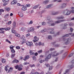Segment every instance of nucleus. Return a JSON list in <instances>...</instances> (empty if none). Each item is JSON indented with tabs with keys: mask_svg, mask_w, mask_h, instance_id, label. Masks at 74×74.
<instances>
[{
	"mask_svg": "<svg viewBox=\"0 0 74 74\" xmlns=\"http://www.w3.org/2000/svg\"><path fill=\"white\" fill-rule=\"evenodd\" d=\"M59 55V53H56V51H55L53 53H51L50 54H49L47 56L46 58H45V60H47L48 59H50L51 58V56L52 57H55L56 56H58Z\"/></svg>",
	"mask_w": 74,
	"mask_h": 74,
	"instance_id": "obj_1",
	"label": "nucleus"
},
{
	"mask_svg": "<svg viewBox=\"0 0 74 74\" xmlns=\"http://www.w3.org/2000/svg\"><path fill=\"white\" fill-rule=\"evenodd\" d=\"M23 67V66L21 64L17 65L15 66V68L16 69H18V71H21V70H22Z\"/></svg>",
	"mask_w": 74,
	"mask_h": 74,
	"instance_id": "obj_2",
	"label": "nucleus"
},
{
	"mask_svg": "<svg viewBox=\"0 0 74 74\" xmlns=\"http://www.w3.org/2000/svg\"><path fill=\"white\" fill-rule=\"evenodd\" d=\"M34 28L33 27H29L27 29V32L28 33H30V32H34Z\"/></svg>",
	"mask_w": 74,
	"mask_h": 74,
	"instance_id": "obj_3",
	"label": "nucleus"
},
{
	"mask_svg": "<svg viewBox=\"0 0 74 74\" xmlns=\"http://www.w3.org/2000/svg\"><path fill=\"white\" fill-rule=\"evenodd\" d=\"M63 13L66 15H68L70 14V11L69 10V9H66L65 11H64Z\"/></svg>",
	"mask_w": 74,
	"mask_h": 74,
	"instance_id": "obj_4",
	"label": "nucleus"
},
{
	"mask_svg": "<svg viewBox=\"0 0 74 74\" xmlns=\"http://www.w3.org/2000/svg\"><path fill=\"white\" fill-rule=\"evenodd\" d=\"M26 44L29 47L33 46V43L32 42L27 41L26 42Z\"/></svg>",
	"mask_w": 74,
	"mask_h": 74,
	"instance_id": "obj_5",
	"label": "nucleus"
},
{
	"mask_svg": "<svg viewBox=\"0 0 74 74\" xmlns=\"http://www.w3.org/2000/svg\"><path fill=\"white\" fill-rule=\"evenodd\" d=\"M18 3V1L16 0H14L11 2V5H15Z\"/></svg>",
	"mask_w": 74,
	"mask_h": 74,
	"instance_id": "obj_6",
	"label": "nucleus"
},
{
	"mask_svg": "<svg viewBox=\"0 0 74 74\" xmlns=\"http://www.w3.org/2000/svg\"><path fill=\"white\" fill-rule=\"evenodd\" d=\"M53 22L52 20L50 21V22H48V23L49 25V26H55V23H53Z\"/></svg>",
	"mask_w": 74,
	"mask_h": 74,
	"instance_id": "obj_7",
	"label": "nucleus"
},
{
	"mask_svg": "<svg viewBox=\"0 0 74 74\" xmlns=\"http://www.w3.org/2000/svg\"><path fill=\"white\" fill-rule=\"evenodd\" d=\"M39 40V38H37L36 36H35L34 37V39L33 40V41L34 42H37Z\"/></svg>",
	"mask_w": 74,
	"mask_h": 74,
	"instance_id": "obj_8",
	"label": "nucleus"
},
{
	"mask_svg": "<svg viewBox=\"0 0 74 74\" xmlns=\"http://www.w3.org/2000/svg\"><path fill=\"white\" fill-rule=\"evenodd\" d=\"M13 69L14 68L13 67H10L7 73H11V72H12V71H13Z\"/></svg>",
	"mask_w": 74,
	"mask_h": 74,
	"instance_id": "obj_9",
	"label": "nucleus"
},
{
	"mask_svg": "<svg viewBox=\"0 0 74 74\" xmlns=\"http://www.w3.org/2000/svg\"><path fill=\"white\" fill-rule=\"evenodd\" d=\"M66 6H67V4H66V3H63L61 5V8H65Z\"/></svg>",
	"mask_w": 74,
	"mask_h": 74,
	"instance_id": "obj_10",
	"label": "nucleus"
},
{
	"mask_svg": "<svg viewBox=\"0 0 74 74\" xmlns=\"http://www.w3.org/2000/svg\"><path fill=\"white\" fill-rule=\"evenodd\" d=\"M65 20H59L58 21H57L55 22V23H60V22H63L65 21Z\"/></svg>",
	"mask_w": 74,
	"mask_h": 74,
	"instance_id": "obj_11",
	"label": "nucleus"
},
{
	"mask_svg": "<svg viewBox=\"0 0 74 74\" xmlns=\"http://www.w3.org/2000/svg\"><path fill=\"white\" fill-rule=\"evenodd\" d=\"M71 41V38H69L67 39V41L65 43L66 44H69V43H70V42Z\"/></svg>",
	"mask_w": 74,
	"mask_h": 74,
	"instance_id": "obj_12",
	"label": "nucleus"
},
{
	"mask_svg": "<svg viewBox=\"0 0 74 74\" xmlns=\"http://www.w3.org/2000/svg\"><path fill=\"white\" fill-rule=\"evenodd\" d=\"M30 58V57L29 56H25V58H24L23 59V60H24V61H26V60L27 59H29Z\"/></svg>",
	"mask_w": 74,
	"mask_h": 74,
	"instance_id": "obj_13",
	"label": "nucleus"
},
{
	"mask_svg": "<svg viewBox=\"0 0 74 74\" xmlns=\"http://www.w3.org/2000/svg\"><path fill=\"white\" fill-rule=\"evenodd\" d=\"M26 29H27L26 27H22L21 28V30L23 31V32H25L26 30Z\"/></svg>",
	"mask_w": 74,
	"mask_h": 74,
	"instance_id": "obj_14",
	"label": "nucleus"
},
{
	"mask_svg": "<svg viewBox=\"0 0 74 74\" xmlns=\"http://www.w3.org/2000/svg\"><path fill=\"white\" fill-rule=\"evenodd\" d=\"M18 15L20 16V17H23V13L21 12H18Z\"/></svg>",
	"mask_w": 74,
	"mask_h": 74,
	"instance_id": "obj_15",
	"label": "nucleus"
},
{
	"mask_svg": "<svg viewBox=\"0 0 74 74\" xmlns=\"http://www.w3.org/2000/svg\"><path fill=\"white\" fill-rule=\"evenodd\" d=\"M13 27L14 29L16 27V22L15 21H14L13 23Z\"/></svg>",
	"mask_w": 74,
	"mask_h": 74,
	"instance_id": "obj_16",
	"label": "nucleus"
},
{
	"mask_svg": "<svg viewBox=\"0 0 74 74\" xmlns=\"http://www.w3.org/2000/svg\"><path fill=\"white\" fill-rule=\"evenodd\" d=\"M10 67V66L8 65H6L5 66V71H6L7 72V71H8V68H9Z\"/></svg>",
	"mask_w": 74,
	"mask_h": 74,
	"instance_id": "obj_17",
	"label": "nucleus"
},
{
	"mask_svg": "<svg viewBox=\"0 0 74 74\" xmlns=\"http://www.w3.org/2000/svg\"><path fill=\"white\" fill-rule=\"evenodd\" d=\"M4 10L7 11H9L10 10V8L5 7L4 8Z\"/></svg>",
	"mask_w": 74,
	"mask_h": 74,
	"instance_id": "obj_18",
	"label": "nucleus"
},
{
	"mask_svg": "<svg viewBox=\"0 0 74 74\" xmlns=\"http://www.w3.org/2000/svg\"><path fill=\"white\" fill-rule=\"evenodd\" d=\"M64 17L63 16H61L60 17H58L56 19L57 20L60 19H64Z\"/></svg>",
	"mask_w": 74,
	"mask_h": 74,
	"instance_id": "obj_19",
	"label": "nucleus"
},
{
	"mask_svg": "<svg viewBox=\"0 0 74 74\" xmlns=\"http://www.w3.org/2000/svg\"><path fill=\"white\" fill-rule=\"evenodd\" d=\"M29 53L30 55H34V53L33 52V51L30 50L29 51Z\"/></svg>",
	"mask_w": 74,
	"mask_h": 74,
	"instance_id": "obj_20",
	"label": "nucleus"
},
{
	"mask_svg": "<svg viewBox=\"0 0 74 74\" xmlns=\"http://www.w3.org/2000/svg\"><path fill=\"white\" fill-rule=\"evenodd\" d=\"M1 61L2 62V63H5L6 62V61L5 60V59H2L1 60Z\"/></svg>",
	"mask_w": 74,
	"mask_h": 74,
	"instance_id": "obj_21",
	"label": "nucleus"
},
{
	"mask_svg": "<svg viewBox=\"0 0 74 74\" xmlns=\"http://www.w3.org/2000/svg\"><path fill=\"white\" fill-rule=\"evenodd\" d=\"M12 63H19V61L17 60H13Z\"/></svg>",
	"mask_w": 74,
	"mask_h": 74,
	"instance_id": "obj_22",
	"label": "nucleus"
},
{
	"mask_svg": "<svg viewBox=\"0 0 74 74\" xmlns=\"http://www.w3.org/2000/svg\"><path fill=\"white\" fill-rule=\"evenodd\" d=\"M48 2H49V0H47L46 1H43V4H47L48 3Z\"/></svg>",
	"mask_w": 74,
	"mask_h": 74,
	"instance_id": "obj_23",
	"label": "nucleus"
},
{
	"mask_svg": "<svg viewBox=\"0 0 74 74\" xmlns=\"http://www.w3.org/2000/svg\"><path fill=\"white\" fill-rule=\"evenodd\" d=\"M22 10L23 11H26L27 8H26V7H24L22 8Z\"/></svg>",
	"mask_w": 74,
	"mask_h": 74,
	"instance_id": "obj_24",
	"label": "nucleus"
},
{
	"mask_svg": "<svg viewBox=\"0 0 74 74\" xmlns=\"http://www.w3.org/2000/svg\"><path fill=\"white\" fill-rule=\"evenodd\" d=\"M67 24H64V27L63 29H66V28H67Z\"/></svg>",
	"mask_w": 74,
	"mask_h": 74,
	"instance_id": "obj_25",
	"label": "nucleus"
},
{
	"mask_svg": "<svg viewBox=\"0 0 74 74\" xmlns=\"http://www.w3.org/2000/svg\"><path fill=\"white\" fill-rule=\"evenodd\" d=\"M38 45H42L43 46V45H44V43H42L41 42H39Z\"/></svg>",
	"mask_w": 74,
	"mask_h": 74,
	"instance_id": "obj_26",
	"label": "nucleus"
},
{
	"mask_svg": "<svg viewBox=\"0 0 74 74\" xmlns=\"http://www.w3.org/2000/svg\"><path fill=\"white\" fill-rule=\"evenodd\" d=\"M15 36L16 37H20V34L18 33L16 34H15Z\"/></svg>",
	"mask_w": 74,
	"mask_h": 74,
	"instance_id": "obj_27",
	"label": "nucleus"
},
{
	"mask_svg": "<svg viewBox=\"0 0 74 74\" xmlns=\"http://www.w3.org/2000/svg\"><path fill=\"white\" fill-rule=\"evenodd\" d=\"M51 7H52V5H49L47 6L46 8H51Z\"/></svg>",
	"mask_w": 74,
	"mask_h": 74,
	"instance_id": "obj_28",
	"label": "nucleus"
},
{
	"mask_svg": "<svg viewBox=\"0 0 74 74\" xmlns=\"http://www.w3.org/2000/svg\"><path fill=\"white\" fill-rule=\"evenodd\" d=\"M26 7H30V5L29 4H27L25 5Z\"/></svg>",
	"mask_w": 74,
	"mask_h": 74,
	"instance_id": "obj_29",
	"label": "nucleus"
},
{
	"mask_svg": "<svg viewBox=\"0 0 74 74\" xmlns=\"http://www.w3.org/2000/svg\"><path fill=\"white\" fill-rule=\"evenodd\" d=\"M9 0H2V1L4 3H7Z\"/></svg>",
	"mask_w": 74,
	"mask_h": 74,
	"instance_id": "obj_30",
	"label": "nucleus"
},
{
	"mask_svg": "<svg viewBox=\"0 0 74 74\" xmlns=\"http://www.w3.org/2000/svg\"><path fill=\"white\" fill-rule=\"evenodd\" d=\"M15 54L14 53H12V55H11V58H13L14 56H15Z\"/></svg>",
	"mask_w": 74,
	"mask_h": 74,
	"instance_id": "obj_31",
	"label": "nucleus"
},
{
	"mask_svg": "<svg viewBox=\"0 0 74 74\" xmlns=\"http://www.w3.org/2000/svg\"><path fill=\"white\" fill-rule=\"evenodd\" d=\"M11 21H9L8 23H7V24L8 25H10L11 24Z\"/></svg>",
	"mask_w": 74,
	"mask_h": 74,
	"instance_id": "obj_32",
	"label": "nucleus"
},
{
	"mask_svg": "<svg viewBox=\"0 0 74 74\" xmlns=\"http://www.w3.org/2000/svg\"><path fill=\"white\" fill-rule=\"evenodd\" d=\"M10 49H14V46H12V45H11L10 46Z\"/></svg>",
	"mask_w": 74,
	"mask_h": 74,
	"instance_id": "obj_33",
	"label": "nucleus"
},
{
	"mask_svg": "<svg viewBox=\"0 0 74 74\" xmlns=\"http://www.w3.org/2000/svg\"><path fill=\"white\" fill-rule=\"evenodd\" d=\"M10 29V27L8 28H5V30H9Z\"/></svg>",
	"mask_w": 74,
	"mask_h": 74,
	"instance_id": "obj_34",
	"label": "nucleus"
},
{
	"mask_svg": "<svg viewBox=\"0 0 74 74\" xmlns=\"http://www.w3.org/2000/svg\"><path fill=\"white\" fill-rule=\"evenodd\" d=\"M9 16V14H7L5 16V18H8V17Z\"/></svg>",
	"mask_w": 74,
	"mask_h": 74,
	"instance_id": "obj_35",
	"label": "nucleus"
},
{
	"mask_svg": "<svg viewBox=\"0 0 74 74\" xmlns=\"http://www.w3.org/2000/svg\"><path fill=\"white\" fill-rule=\"evenodd\" d=\"M52 69H53V66H49V70H52Z\"/></svg>",
	"mask_w": 74,
	"mask_h": 74,
	"instance_id": "obj_36",
	"label": "nucleus"
},
{
	"mask_svg": "<svg viewBox=\"0 0 74 74\" xmlns=\"http://www.w3.org/2000/svg\"><path fill=\"white\" fill-rule=\"evenodd\" d=\"M12 33H14V34H16V31L15 30H12Z\"/></svg>",
	"mask_w": 74,
	"mask_h": 74,
	"instance_id": "obj_37",
	"label": "nucleus"
},
{
	"mask_svg": "<svg viewBox=\"0 0 74 74\" xmlns=\"http://www.w3.org/2000/svg\"><path fill=\"white\" fill-rule=\"evenodd\" d=\"M29 66L30 67H35V65H34V64H33V65L30 64L29 65Z\"/></svg>",
	"mask_w": 74,
	"mask_h": 74,
	"instance_id": "obj_38",
	"label": "nucleus"
},
{
	"mask_svg": "<svg viewBox=\"0 0 74 74\" xmlns=\"http://www.w3.org/2000/svg\"><path fill=\"white\" fill-rule=\"evenodd\" d=\"M32 58H33L34 60L35 61H36V57L35 56H34L32 57Z\"/></svg>",
	"mask_w": 74,
	"mask_h": 74,
	"instance_id": "obj_39",
	"label": "nucleus"
},
{
	"mask_svg": "<svg viewBox=\"0 0 74 74\" xmlns=\"http://www.w3.org/2000/svg\"><path fill=\"white\" fill-rule=\"evenodd\" d=\"M26 42V40L25 39H23L22 42V44H23L24 43Z\"/></svg>",
	"mask_w": 74,
	"mask_h": 74,
	"instance_id": "obj_40",
	"label": "nucleus"
},
{
	"mask_svg": "<svg viewBox=\"0 0 74 74\" xmlns=\"http://www.w3.org/2000/svg\"><path fill=\"white\" fill-rule=\"evenodd\" d=\"M16 48L17 49H20L21 47H20L19 46H17L16 47Z\"/></svg>",
	"mask_w": 74,
	"mask_h": 74,
	"instance_id": "obj_41",
	"label": "nucleus"
},
{
	"mask_svg": "<svg viewBox=\"0 0 74 74\" xmlns=\"http://www.w3.org/2000/svg\"><path fill=\"white\" fill-rule=\"evenodd\" d=\"M51 18V17L49 16H48L47 17V20H48V21H49V22H50V21H51V20H50V19Z\"/></svg>",
	"mask_w": 74,
	"mask_h": 74,
	"instance_id": "obj_42",
	"label": "nucleus"
},
{
	"mask_svg": "<svg viewBox=\"0 0 74 74\" xmlns=\"http://www.w3.org/2000/svg\"><path fill=\"white\" fill-rule=\"evenodd\" d=\"M40 62V63H42V62H44V60H40V59H39V60Z\"/></svg>",
	"mask_w": 74,
	"mask_h": 74,
	"instance_id": "obj_43",
	"label": "nucleus"
},
{
	"mask_svg": "<svg viewBox=\"0 0 74 74\" xmlns=\"http://www.w3.org/2000/svg\"><path fill=\"white\" fill-rule=\"evenodd\" d=\"M29 64V63L27 62H25L23 64V65H27V64Z\"/></svg>",
	"mask_w": 74,
	"mask_h": 74,
	"instance_id": "obj_44",
	"label": "nucleus"
},
{
	"mask_svg": "<svg viewBox=\"0 0 74 74\" xmlns=\"http://www.w3.org/2000/svg\"><path fill=\"white\" fill-rule=\"evenodd\" d=\"M5 41L6 42H8L9 43V44H11V42L9 41V40H8V39H6Z\"/></svg>",
	"mask_w": 74,
	"mask_h": 74,
	"instance_id": "obj_45",
	"label": "nucleus"
},
{
	"mask_svg": "<svg viewBox=\"0 0 74 74\" xmlns=\"http://www.w3.org/2000/svg\"><path fill=\"white\" fill-rule=\"evenodd\" d=\"M38 6H39V5H37L34 6V9H36V8H37V7H38Z\"/></svg>",
	"mask_w": 74,
	"mask_h": 74,
	"instance_id": "obj_46",
	"label": "nucleus"
},
{
	"mask_svg": "<svg viewBox=\"0 0 74 74\" xmlns=\"http://www.w3.org/2000/svg\"><path fill=\"white\" fill-rule=\"evenodd\" d=\"M58 13H59V12H56L54 13H53V15H56V14H58Z\"/></svg>",
	"mask_w": 74,
	"mask_h": 74,
	"instance_id": "obj_47",
	"label": "nucleus"
},
{
	"mask_svg": "<svg viewBox=\"0 0 74 74\" xmlns=\"http://www.w3.org/2000/svg\"><path fill=\"white\" fill-rule=\"evenodd\" d=\"M33 21H31L29 23V25H32V24H33Z\"/></svg>",
	"mask_w": 74,
	"mask_h": 74,
	"instance_id": "obj_48",
	"label": "nucleus"
},
{
	"mask_svg": "<svg viewBox=\"0 0 74 74\" xmlns=\"http://www.w3.org/2000/svg\"><path fill=\"white\" fill-rule=\"evenodd\" d=\"M8 4V2H6V3H4L3 5V6H5V5H7Z\"/></svg>",
	"mask_w": 74,
	"mask_h": 74,
	"instance_id": "obj_49",
	"label": "nucleus"
},
{
	"mask_svg": "<svg viewBox=\"0 0 74 74\" xmlns=\"http://www.w3.org/2000/svg\"><path fill=\"white\" fill-rule=\"evenodd\" d=\"M11 51L12 53H15V50H14V49H12L11 50Z\"/></svg>",
	"mask_w": 74,
	"mask_h": 74,
	"instance_id": "obj_50",
	"label": "nucleus"
},
{
	"mask_svg": "<svg viewBox=\"0 0 74 74\" xmlns=\"http://www.w3.org/2000/svg\"><path fill=\"white\" fill-rule=\"evenodd\" d=\"M42 50H39L38 51V52L39 53H42Z\"/></svg>",
	"mask_w": 74,
	"mask_h": 74,
	"instance_id": "obj_51",
	"label": "nucleus"
},
{
	"mask_svg": "<svg viewBox=\"0 0 74 74\" xmlns=\"http://www.w3.org/2000/svg\"><path fill=\"white\" fill-rule=\"evenodd\" d=\"M48 38L49 39H52V36L50 35L49 36H48Z\"/></svg>",
	"mask_w": 74,
	"mask_h": 74,
	"instance_id": "obj_52",
	"label": "nucleus"
},
{
	"mask_svg": "<svg viewBox=\"0 0 74 74\" xmlns=\"http://www.w3.org/2000/svg\"><path fill=\"white\" fill-rule=\"evenodd\" d=\"M4 10L3 9H0V12H4Z\"/></svg>",
	"mask_w": 74,
	"mask_h": 74,
	"instance_id": "obj_53",
	"label": "nucleus"
},
{
	"mask_svg": "<svg viewBox=\"0 0 74 74\" xmlns=\"http://www.w3.org/2000/svg\"><path fill=\"white\" fill-rule=\"evenodd\" d=\"M30 34L28 33L26 34V37H29V36H30Z\"/></svg>",
	"mask_w": 74,
	"mask_h": 74,
	"instance_id": "obj_54",
	"label": "nucleus"
},
{
	"mask_svg": "<svg viewBox=\"0 0 74 74\" xmlns=\"http://www.w3.org/2000/svg\"><path fill=\"white\" fill-rule=\"evenodd\" d=\"M46 24V23H45V22H42V25H43V26H44V25Z\"/></svg>",
	"mask_w": 74,
	"mask_h": 74,
	"instance_id": "obj_55",
	"label": "nucleus"
},
{
	"mask_svg": "<svg viewBox=\"0 0 74 74\" xmlns=\"http://www.w3.org/2000/svg\"><path fill=\"white\" fill-rule=\"evenodd\" d=\"M69 36V34H66L64 35L63 37H68Z\"/></svg>",
	"mask_w": 74,
	"mask_h": 74,
	"instance_id": "obj_56",
	"label": "nucleus"
},
{
	"mask_svg": "<svg viewBox=\"0 0 74 74\" xmlns=\"http://www.w3.org/2000/svg\"><path fill=\"white\" fill-rule=\"evenodd\" d=\"M17 5L18 6H22V5H21V4H20L19 3H17Z\"/></svg>",
	"mask_w": 74,
	"mask_h": 74,
	"instance_id": "obj_57",
	"label": "nucleus"
},
{
	"mask_svg": "<svg viewBox=\"0 0 74 74\" xmlns=\"http://www.w3.org/2000/svg\"><path fill=\"white\" fill-rule=\"evenodd\" d=\"M3 30H5V28H0V31Z\"/></svg>",
	"mask_w": 74,
	"mask_h": 74,
	"instance_id": "obj_58",
	"label": "nucleus"
},
{
	"mask_svg": "<svg viewBox=\"0 0 74 74\" xmlns=\"http://www.w3.org/2000/svg\"><path fill=\"white\" fill-rule=\"evenodd\" d=\"M73 53L71 54L70 55H69V57H71V56H73Z\"/></svg>",
	"mask_w": 74,
	"mask_h": 74,
	"instance_id": "obj_59",
	"label": "nucleus"
},
{
	"mask_svg": "<svg viewBox=\"0 0 74 74\" xmlns=\"http://www.w3.org/2000/svg\"><path fill=\"white\" fill-rule=\"evenodd\" d=\"M46 66L47 67H49V64H46Z\"/></svg>",
	"mask_w": 74,
	"mask_h": 74,
	"instance_id": "obj_60",
	"label": "nucleus"
},
{
	"mask_svg": "<svg viewBox=\"0 0 74 74\" xmlns=\"http://www.w3.org/2000/svg\"><path fill=\"white\" fill-rule=\"evenodd\" d=\"M70 34V35H71L72 36H74V34L71 33V34Z\"/></svg>",
	"mask_w": 74,
	"mask_h": 74,
	"instance_id": "obj_61",
	"label": "nucleus"
},
{
	"mask_svg": "<svg viewBox=\"0 0 74 74\" xmlns=\"http://www.w3.org/2000/svg\"><path fill=\"white\" fill-rule=\"evenodd\" d=\"M71 10H74V7H72L71 8Z\"/></svg>",
	"mask_w": 74,
	"mask_h": 74,
	"instance_id": "obj_62",
	"label": "nucleus"
},
{
	"mask_svg": "<svg viewBox=\"0 0 74 74\" xmlns=\"http://www.w3.org/2000/svg\"><path fill=\"white\" fill-rule=\"evenodd\" d=\"M0 33L4 34V31H2L0 32Z\"/></svg>",
	"mask_w": 74,
	"mask_h": 74,
	"instance_id": "obj_63",
	"label": "nucleus"
},
{
	"mask_svg": "<svg viewBox=\"0 0 74 74\" xmlns=\"http://www.w3.org/2000/svg\"><path fill=\"white\" fill-rule=\"evenodd\" d=\"M71 12H72V13H73V14L74 13V10H71Z\"/></svg>",
	"mask_w": 74,
	"mask_h": 74,
	"instance_id": "obj_64",
	"label": "nucleus"
}]
</instances>
